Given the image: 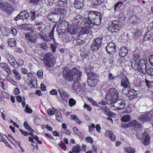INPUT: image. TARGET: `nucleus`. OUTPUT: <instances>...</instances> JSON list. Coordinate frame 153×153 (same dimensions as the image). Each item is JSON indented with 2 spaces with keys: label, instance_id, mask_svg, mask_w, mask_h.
<instances>
[{
  "label": "nucleus",
  "instance_id": "37",
  "mask_svg": "<svg viewBox=\"0 0 153 153\" xmlns=\"http://www.w3.org/2000/svg\"><path fill=\"white\" fill-rule=\"evenodd\" d=\"M100 47L96 43L93 42L91 45V49L94 51H98L99 47Z\"/></svg>",
  "mask_w": 153,
  "mask_h": 153
},
{
  "label": "nucleus",
  "instance_id": "43",
  "mask_svg": "<svg viewBox=\"0 0 153 153\" xmlns=\"http://www.w3.org/2000/svg\"><path fill=\"white\" fill-rule=\"evenodd\" d=\"M30 15L31 16V19L33 20L36 17L38 16L39 13L37 11H31L30 13Z\"/></svg>",
  "mask_w": 153,
  "mask_h": 153
},
{
  "label": "nucleus",
  "instance_id": "36",
  "mask_svg": "<svg viewBox=\"0 0 153 153\" xmlns=\"http://www.w3.org/2000/svg\"><path fill=\"white\" fill-rule=\"evenodd\" d=\"M97 82H95V80H93L90 79L88 80V85L90 87H93L95 86L97 84Z\"/></svg>",
  "mask_w": 153,
  "mask_h": 153
},
{
  "label": "nucleus",
  "instance_id": "18",
  "mask_svg": "<svg viewBox=\"0 0 153 153\" xmlns=\"http://www.w3.org/2000/svg\"><path fill=\"white\" fill-rule=\"evenodd\" d=\"M26 39L33 43L36 42V37L34 35H32L29 33H27L25 34Z\"/></svg>",
  "mask_w": 153,
  "mask_h": 153
},
{
  "label": "nucleus",
  "instance_id": "3",
  "mask_svg": "<svg viewBox=\"0 0 153 153\" xmlns=\"http://www.w3.org/2000/svg\"><path fill=\"white\" fill-rule=\"evenodd\" d=\"M63 78L66 81L72 82L76 76L77 79H79L82 75V72L76 68L69 71L68 69H64L62 72Z\"/></svg>",
  "mask_w": 153,
  "mask_h": 153
},
{
  "label": "nucleus",
  "instance_id": "59",
  "mask_svg": "<svg viewBox=\"0 0 153 153\" xmlns=\"http://www.w3.org/2000/svg\"><path fill=\"white\" fill-rule=\"evenodd\" d=\"M123 4V2L122 1L118 2L116 4L114 5V10L115 11H116V8L117 7H120Z\"/></svg>",
  "mask_w": 153,
  "mask_h": 153
},
{
  "label": "nucleus",
  "instance_id": "51",
  "mask_svg": "<svg viewBox=\"0 0 153 153\" xmlns=\"http://www.w3.org/2000/svg\"><path fill=\"white\" fill-rule=\"evenodd\" d=\"M85 41L84 40H81L80 39H78L76 40V44L78 45H81L84 44Z\"/></svg>",
  "mask_w": 153,
  "mask_h": 153
},
{
  "label": "nucleus",
  "instance_id": "38",
  "mask_svg": "<svg viewBox=\"0 0 153 153\" xmlns=\"http://www.w3.org/2000/svg\"><path fill=\"white\" fill-rule=\"evenodd\" d=\"M39 35L40 37L41 38L46 41H49V39H48V37L45 36V34H44L42 31H41L39 33Z\"/></svg>",
  "mask_w": 153,
  "mask_h": 153
},
{
  "label": "nucleus",
  "instance_id": "54",
  "mask_svg": "<svg viewBox=\"0 0 153 153\" xmlns=\"http://www.w3.org/2000/svg\"><path fill=\"white\" fill-rule=\"evenodd\" d=\"M132 125H134L136 127H140L141 125L139 123H138L136 120H134L132 122Z\"/></svg>",
  "mask_w": 153,
  "mask_h": 153
},
{
  "label": "nucleus",
  "instance_id": "15",
  "mask_svg": "<svg viewBox=\"0 0 153 153\" xmlns=\"http://www.w3.org/2000/svg\"><path fill=\"white\" fill-rule=\"evenodd\" d=\"M95 16L94 17V19L93 20H92L91 23L94 24V25H99L101 22V19L102 17L100 15V13L98 12H96Z\"/></svg>",
  "mask_w": 153,
  "mask_h": 153
},
{
  "label": "nucleus",
  "instance_id": "47",
  "mask_svg": "<svg viewBox=\"0 0 153 153\" xmlns=\"http://www.w3.org/2000/svg\"><path fill=\"white\" fill-rule=\"evenodd\" d=\"M76 102V101L73 98H71L68 102L69 105V106L71 107L75 105Z\"/></svg>",
  "mask_w": 153,
  "mask_h": 153
},
{
  "label": "nucleus",
  "instance_id": "39",
  "mask_svg": "<svg viewBox=\"0 0 153 153\" xmlns=\"http://www.w3.org/2000/svg\"><path fill=\"white\" fill-rule=\"evenodd\" d=\"M16 40L14 38L10 39L8 40V45L11 47L14 46L16 44Z\"/></svg>",
  "mask_w": 153,
  "mask_h": 153
},
{
  "label": "nucleus",
  "instance_id": "62",
  "mask_svg": "<svg viewBox=\"0 0 153 153\" xmlns=\"http://www.w3.org/2000/svg\"><path fill=\"white\" fill-rule=\"evenodd\" d=\"M0 30L3 35L4 36H7V34L5 33V31L6 30V28L4 27H2L0 28Z\"/></svg>",
  "mask_w": 153,
  "mask_h": 153
},
{
  "label": "nucleus",
  "instance_id": "64",
  "mask_svg": "<svg viewBox=\"0 0 153 153\" xmlns=\"http://www.w3.org/2000/svg\"><path fill=\"white\" fill-rule=\"evenodd\" d=\"M149 61L150 63L153 66V55H151L149 57Z\"/></svg>",
  "mask_w": 153,
  "mask_h": 153
},
{
  "label": "nucleus",
  "instance_id": "60",
  "mask_svg": "<svg viewBox=\"0 0 153 153\" xmlns=\"http://www.w3.org/2000/svg\"><path fill=\"white\" fill-rule=\"evenodd\" d=\"M68 31L69 33L72 34H74L76 33V31L74 29V28H70L69 27L68 28Z\"/></svg>",
  "mask_w": 153,
  "mask_h": 153
},
{
  "label": "nucleus",
  "instance_id": "23",
  "mask_svg": "<svg viewBox=\"0 0 153 153\" xmlns=\"http://www.w3.org/2000/svg\"><path fill=\"white\" fill-rule=\"evenodd\" d=\"M12 72L14 74V76L16 79L18 81L21 79V76L19 72L16 69L13 70Z\"/></svg>",
  "mask_w": 153,
  "mask_h": 153
},
{
  "label": "nucleus",
  "instance_id": "63",
  "mask_svg": "<svg viewBox=\"0 0 153 153\" xmlns=\"http://www.w3.org/2000/svg\"><path fill=\"white\" fill-rule=\"evenodd\" d=\"M86 142L90 143H93V139L90 137H87L86 139Z\"/></svg>",
  "mask_w": 153,
  "mask_h": 153
},
{
  "label": "nucleus",
  "instance_id": "34",
  "mask_svg": "<svg viewBox=\"0 0 153 153\" xmlns=\"http://www.w3.org/2000/svg\"><path fill=\"white\" fill-rule=\"evenodd\" d=\"M88 33H89V30L88 29L82 27L79 32V34L82 35L85 34H87Z\"/></svg>",
  "mask_w": 153,
  "mask_h": 153
},
{
  "label": "nucleus",
  "instance_id": "26",
  "mask_svg": "<svg viewBox=\"0 0 153 153\" xmlns=\"http://www.w3.org/2000/svg\"><path fill=\"white\" fill-rule=\"evenodd\" d=\"M153 35V33L151 31L147 32L145 34L144 38L143 40L144 41H146L150 40L152 38Z\"/></svg>",
  "mask_w": 153,
  "mask_h": 153
},
{
  "label": "nucleus",
  "instance_id": "50",
  "mask_svg": "<svg viewBox=\"0 0 153 153\" xmlns=\"http://www.w3.org/2000/svg\"><path fill=\"white\" fill-rule=\"evenodd\" d=\"M116 77V76H114L111 73L109 74L108 75V78L109 81L112 82L114 81Z\"/></svg>",
  "mask_w": 153,
  "mask_h": 153
},
{
  "label": "nucleus",
  "instance_id": "12",
  "mask_svg": "<svg viewBox=\"0 0 153 153\" xmlns=\"http://www.w3.org/2000/svg\"><path fill=\"white\" fill-rule=\"evenodd\" d=\"M29 16V15L27 11L25 10L23 11H21L16 17L14 18V19L16 21L24 19H26Z\"/></svg>",
  "mask_w": 153,
  "mask_h": 153
},
{
  "label": "nucleus",
  "instance_id": "49",
  "mask_svg": "<svg viewBox=\"0 0 153 153\" xmlns=\"http://www.w3.org/2000/svg\"><path fill=\"white\" fill-rule=\"evenodd\" d=\"M24 61L21 59H19L17 61L16 60L15 62V63H16L17 64V65H16L18 66V68L19 66L22 65L24 64Z\"/></svg>",
  "mask_w": 153,
  "mask_h": 153
},
{
  "label": "nucleus",
  "instance_id": "11",
  "mask_svg": "<svg viewBox=\"0 0 153 153\" xmlns=\"http://www.w3.org/2000/svg\"><path fill=\"white\" fill-rule=\"evenodd\" d=\"M66 9L59 8L54 9L53 12L54 14L59 15L60 16V20L63 19L67 14V11Z\"/></svg>",
  "mask_w": 153,
  "mask_h": 153
},
{
  "label": "nucleus",
  "instance_id": "10",
  "mask_svg": "<svg viewBox=\"0 0 153 153\" xmlns=\"http://www.w3.org/2000/svg\"><path fill=\"white\" fill-rule=\"evenodd\" d=\"M6 57L7 60L9 63L14 68H17L18 66L15 64L16 59L13 55L10 54L8 51H7L6 52Z\"/></svg>",
  "mask_w": 153,
  "mask_h": 153
},
{
  "label": "nucleus",
  "instance_id": "6",
  "mask_svg": "<svg viewBox=\"0 0 153 153\" xmlns=\"http://www.w3.org/2000/svg\"><path fill=\"white\" fill-rule=\"evenodd\" d=\"M153 116V110H152L147 113L141 115L138 119L141 121L143 122L150 121Z\"/></svg>",
  "mask_w": 153,
  "mask_h": 153
},
{
  "label": "nucleus",
  "instance_id": "29",
  "mask_svg": "<svg viewBox=\"0 0 153 153\" xmlns=\"http://www.w3.org/2000/svg\"><path fill=\"white\" fill-rule=\"evenodd\" d=\"M4 137L6 138H7V137L6 135L4 134L0 133V141L3 142L6 146H7L8 144L5 138Z\"/></svg>",
  "mask_w": 153,
  "mask_h": 153
},
{
  "label": "nucleus",
  "instance_id": "57",
  "mask_svg": "<svg viewBox=\"0 0 153 153\" xmlns=\"http://www.w3.org/2000/svg\"><path fill=\"white\" fill-rule=\"evenodd\" d=\"M38 47L43 49H46L47 48V45L46 43H42L38 45Z\"/></svg>",
  "mask_w": 153,
  "mask_h": 153
},
{
  "label": "nucleus",
  "instance_id": "48",
  "mask_svg": "<svg viewBox=\"0 0 153 153\" xmlns=\"http://www.w3.org/2000/svg\"><path fill=\"white\" fill-rule=\"evenodd\" d=\"M95 126V125L93 123H91L88 126V129L89 131L91 133L94 130Z\"/></svg>",
  "mask_w": 153,
  "mask_h": 153
},
{
  "label": "nucleus",
  "instance_id": "32",
  "mask_svg": "<svg viewBox=\"0 0 153 153\" xmlns=\"http://www.w3.org/2000/svg\"><path fill=\"white\" fill-rule=\"evenodd\" d=\"M57 4L59 6L64 8L65 9H66L68 7L67 3H65V2L59 0L57 2Z\"/></svg>",
  "mask_w": 153,
  "mask_h": 153
},
{
  "label": "nucleus",
  "instance_id": "41",
  "mask_svg": "<svg viewBox=\"0 0 153 153\" xmlns=\"http://www.w3.org/2000/svg\"><path fill=\"white\" fill-rule=\"evenodd\" d=\"M124 149L126 152L128 153H134L135 152V149L131 147L124 148Z\"/></svg>",
  "mask_w": 153,
  "mask_h": 153
},
{
  "label": "nucleus",
  "instance_id": "9",
  "mask_svg": "<svg viewBox=\"0 0 153 153\" xmlns=\"http://www.w3.org/2000/svg\"><path fill=\"white\" fill-rule=\"evenodd\" d=\"M84 21V18L81 16L78 15L71 21V23L73 25V27H74L77 26H80L82 24L83 25Z\"/></svg>",
  "mask_w": 153,
  "mask_h": 153
},
{
  "label": "nucleus",
  "instance_id": "24",
  "mask_svg": "<svg viewBox=\"0 0 153 153\" xmlns=\"http://www.w3.org/2000/svg\"><path fill=\"white\" fill-rule=\"evenodd\" d=\"M0 66L3 69H4L6 71L8 72L9 71H11L10 68L8 65L4 62H1L0 63Z\"/></svg>",
  "mask_w": 153,
  "mask_h": 153
},
{
  "label": "nucleus",
  "instance_id": "20",
  "mask_svg": "<svg viewBox=\"0 0 153 153\" xmlns=\"http://www.w3.org/2000/svg\"><path fill=\"white\" fill-rule=\"evenodd\" d=\"M80 84L77 81H74L72 85V87L74 92L78 93V92L81 90Z\"/></svg>",
  "mask_w": 153,
  "mask_h": 153
},
{
  "label": "nucleus",
  "instance_id": "42",
  "mask_svg": "<svg viewBox=\"0 0 153 153\" xmlns=\"http://www.w3.org/2000/svg\"><path fill=\"white\" fill-rule=\"evenodd\" d=\"M130 117L128 114L125 115L123 116L121 118V120L125 122H127L130 120Z\"/></svg>",
  "mask_w": 153,
  "mask_h": 153
},
{
  "label": "nucleus",
  "instance_id": "33",
  "mask_svg": "<svg viewBox=\"0 0 153 153\" xmlns=\"http://www.w3.org/2000/svg\"><path fill=\"white\" fill-rule=\"evenodd\" d=\"M80 148L81 146L77 144L75 146L73 147L72 151L76 153H79L81 151Z\"/></svg>",
  "mask_w": 153,
  "mask_h": 153
},
{
  "label": "nucleus",
  "instance_id": "31",
  "mask_svg": "<svg viewBox=\"0 0 153 153\" xmlns=\"http://www.w3.org/2000/svg\"><path fill=\"white\" fill-rule=\"evenodd\" d=\"M25 127L28 131L32 132H33L34 131L30 127L27 121H25L24 123Z\"/></svg>",
  "mask_w": 153,
  "mask_h": 153
},
{
  "label": "nucleus",
  "instance_id": "53",
  "mask_svg": "<svg viewBox=\"0 0 153 153\" xmlns=\"http://www.w3.org/2000/svg\"><path fill=\"white\" fill-rule=\"evenodd\" d=\"M146 73H147L149 75L153 77V68H150L147 70H146Z\"/></svg>",
  "mask_w": 153,
  "mask_h": 153
},
{
  "label": "nucleus",
  "instance_id": "16",
  "mask_svg": "<svg viewBox=\"0 0 153 153\" xmlns=\"http://www.w3.org/2000/svg\"><path fill=\"white\" fill-rule=\"evenodd\" d=\"M106 49L108 53L113 54L115 51V45L113 42H110L108 44Z\"/></svg>",
  "mask_w": 153,
  "mask_h": 153
},
{
  "label": "nucleus",
  "instance_id": "22",
  "mask_svg": "<svg viewBox=\"0 0 153 153\" xmlns=\"http://www.w3.org/2000/svg\"><path fill=\"white\" fill-rule=\"evenodd\" d=\"M83 2L82 1H80L79 0H75L74 2V7L76 9H80L83 6Z\"/></svg>",
  "mask_w": 153,
  "mask_h": 153
},
{
  "label": "nucleus",
  "instance_id": "4",
  "mask_svg": "<svg viewBox=\"0 0 153 153\" xmlns=\"http://www.w3.org/2000/svg\"><path fill=\"white\" fill-rule=\"evenodd\" d=\"M96 12L94 11L90 10L88 13V18L84 19V21L83 23V26L88 28H92L94 26V24L91 23L92 20L94 19V17L95 16Z\"/></svg>",
  "mask_w": 153,
  "mask_h": 153
},
{
  "label": "nucleus",
  "instance_id": "27",
  "mask_svg": "<svg viewBox=\"0 0 153 153\" xmlns=\"http://www.w3.org/2000/svg\"><path fill=\"white\" fill-rule=\"evenodd\" d=\"M59 22H60V26L62 27H64L67 28L69 27V23L67 21L64 20H62L61 19V20H59Z\"/></svg>",
  "mask_w": 153,
  "mask_h": 153
},
{
  "label": "nucleus",
  "instance_id": "13",
  "mask_svg": "<svg viewBox=\"0 0 153 153\" xmlns=\"http://www.w3.org/2000/svg\"><path fill=\"white\" fill-rule=\"evenodd\" d=\"M58 90L59 93L62 99L66 101L69 98V94L65 91L63 88H59Z\"/></svg>",
  "mask_w": 153,
  "mask_h": 153
},
{
  "label": "nucleus",
  "instance_id": "45",
  "mask_svg": "<svg viewBox=\"0 0 153 153\" xmlns=\"http://www.w3.org/2000/svg\"><path fill=\"white\" fill-rule=\"evenodd\" d=\"M6 79L8 82L11 83L12 84L16 86L17 84L13 79L10 77L9 76H7L6 77Z\"/></svg>",
  "mask_w": 153,
  "mask_h": 153
},
{
  "label": "nucleus",
  "instance_id": "17",
  "mask_svg": "<svg viewBox=\"0 0 153 153\" xmlns=\"http://www.w3.org/2000/svg\"><path fill=\"white\" fill-rule=\"evenodd\" d=\"M1 9L3 10L7 14L12 13L14 10V8L9 4H1Z\"/></svg>",
  "mask_w": 153,
  "mask_h": 153
},
{
  "label": "nucleus",
  "instance_id": "1",
  "mask_svg": "<svg viewBox=\"0 0 153 153\" xmlns=\"http://www.w3.org/2000/svg\"><path fill=\"white\" fill-rule=\"evenodd\" d=\"M106 98L108 104L113 103V105L111 107V109H121L124 108L125 101L123 99H118L119 95L117 91L115 88H110L108 90Z\"/></svg>",
  "mask_w": 153,
  "mask_h": 153
},
{
  "label": "nucleus",
  "instance_id": "19",
  "mask_svg": "<svg viewBox=\"0 0 153 153\" xmlns=\"http://www.w3.org/2000/svg\"><path fill=\"white\" fill-rule=\"evenodd\" d=\"M129 82L127 77L125 76H123L120 85L124 88H127L129 87Z\"/></svg>",
  "mask_w": 153,
  "mask_h": 153
},
{
  "label": "nucleus",
  "instance_id": "5",
  "mask_svg": "<svg viewBox=\"0 0 153 153\" xmlns=\"http://www.w3.org/2000/svg\"><path fill=\"white\" fill-rule=\"evenodd\" d=\"M122 27L119 21L115 20L112 22V24L110 26H109L108 29L109 31L113 33L120 30Z\"/></svg>",
  "mask_w": 153,
  "mask_h": 153
},
{
  "label": "nucleus",
  "instance_id": "14",
  "mask_svg": "<svg viewBox=\"0 0 153 153\" xmlns=\"http://www.w3.org/2000/svg\"><path fill=\"white\" fill-rule=\"evenodd\" d=\"M85 72L89 79L95 80V82H97L98 77L97 75L92 72V71L88 68H86Z\"/></svg>",
  "mask_w": 153,
  "mask_h": 153
},
{
  "label": "nucleus",
  "instance_id": "61",
  "mask_svg": "<svg viewBox=\"0 0 153 153\" xmlns=\"http://www.w3.org/2000/svg\"><path fill=\"white\" fill-rule=\"evenodd\" d=\"M88 100L93 105L95 106H97L98 105V104L94 100H93L91 98H89Z\"/></svg>",
  "mask_w": 153,
  "mask_h": 153
},
{
  "label": "nucleus",
  "instance_id": "56",
  "mask_svg": "<svg viewBox=\"0 0 153 153\" xmlns=\"http://www.w3.org/2000/svg\"><path fill=\"white\" fill-rule=\"evenodd\" d=\"M37 76L39 78L42 79L43 78L42 71L41 70L38 71L37 73Z\"/></svg>",
  "mask_w": 153,
  "mask_h": 153
},
{
  "label": "nucleus",
  "instance_id": "44",
  "mask_svg": "<svg viewBox=\"0 0 153 153\" xmlns=\"http://www.w3.org/2000/svg\"><path fill=\"white\" fill-rule=\"evenodd\" d=\"M89 53V50H85L81 53L80 55L81 57L85 58L88 55Z\"/></svg>",
  "mask_w": 153,
  "mask_h": 153
},
{
  "label": "nucleus",
  "instance_id": "8",
  "mask_svg": "<svg viewBox=\"0 0 153 153\" xmlns=\"http://www.w3.org/2000/svg\"><path fill=\"white\" fill-rule=\"evenodd\" d=\"M44 59L46 61L45 64L48 67H51L54 64V58L51 53L46 54L44 57Z\"/></svg>",
  "mask_w": 153,
  "mask_h": 153
},
{
  "label": "nucleus",
  "instance_id": "52",
  "mask_svg": "<svg viewBox=\"0 0 153 153\" xmlns=\"http://www.w3.org/2000/svg\"><path fill=\"white\" fill-rule=\"evenodd\" d=\"M51 47L52 50V51L54 53L56 51V48L58 47V44H51Z\"/></svg>",
  "mask_w": 153,
  "mask_h": 153
},
{
  "label": "nucleus",
  "instance_id": "7",
  "mask_svg": "<svg viewBox=\"0 0 153 153\" xmlns=\"http://www.w3.org/2000/svg\"><path fill=\"white\" fill-rule=\"evenodd\" d=\"M136 136L139 139H142L143 140V143L144 145L147 146L149 144L150 137L147 131H145L144 132L142 135V137L141 134L140 133H137Z\"/></svg>",
  "mask_w": 153,
  "mask_h": 153
},
{
  "label": "nucleus",
  "instance_id": "25",
  "mask_svg": "<svg viewBox=\"0 0 153 153\" xmlns=\"http://www.w3.org/2000/svg\"><path fill=\"white\" fill-rule=\"evenodd\" d=\"M37 79L35 76L32 77L29 82V85L31 87H35L36 86V85L37 84Z\"/></svg>",
  "mask_w": 153,
  "mask_h": 153
},
{
  "label": "nucleus",
  "instance_id": "46",
  "mask_svg": "<svg viewBox=\"0 0 153 153\" xmlns=\"http://www.w3.org/2000/svg\"><path fill=\"white\" fill-rule=\"evenodd\" d=\"M101 108L105 114L106 115H110V110L109 108L105 106L102 107Z\"/></svg>",
  "mask_w": 153,
  "mask_h": 153
},
{
  "label": "nucleus",
  "instance_id": "21",
  "mask_svg": "<svg viewBox=\"0 0 153 153\" xmlns=\"http://www.w3.org/2000/svg\"><path fill=\"white\" fill-rule=\"evenodd\" d=\"M137 94L135 91L133 89L128 91V98L130 100H132L137 97Z\"/></svg>",
  "mask_w": 153,
  "mask_h": 153
},
{
  "label": "nucleus",
  "instance_id": "28",
  "mask_svg": "<svg viewBox=\"0 0 153 153\" xmlns=\"http://www.w3.org/2000/svg\"><path fill=\"white\" fill-rule=\"evenodd\" d=\"M127 50L126 48H122L120 50L119 55L122 57L125 56L127 53Z\"/></svg>",
  "mask_w": 153,
  "mask_h": 153
},
{
  "label": "nucleus",
  "instance_id": "2",
  "mask_svg": "<svg viewBox=\"0 0 153 153\" xmlns=\"http://www.w3.org/2000/svg\"><path fill=\"white\" fill-rule=\"evenodd\" d=\"M132 68L140 72L145 74L146 73V65L144 59H140V56L137 53L135 54L131 61Z\"/></svg>",
  "mask_w": 153,
  "mask_h": 153
},
{
  "label": "nucleus",
  "instance_id": "30",
  "mask_svg": "<svg viewBox=\"0 0 153 153\" xmlns=\"http://www.w3.org/2000/svg\"><path fill=\"white\" fill-rule=\"evenodd\" d=\"M93 5L98 6L104 2V0H91Z\"/></svg>",
  "mask_w": 153,
  "mask_h": 153
},
{
  "label": "nucleus",
  "instance_id": "55",
  "mask_svg": "<svg viewBox=\"0 0 153 153\" xmlns=\"http://www.w3.org/2000/svg\"><path fill=\"white\" fill-rule=\"evenodd\" d=\"M25 111H26L27 113H31L32 112L33 110L29 107V106L27 104L26 105Z\"/></svg>",
  "mask_w": 153,
  "mask_h": 153
},
{
  "label": "nucleus",
  "instance_id": "35",
  "mask_svg": "<svg viewBox=\"0 0 153 153\" xmlns=\"http://www.w3.org/2000/svg\"><path fill=\"white\" fill-rule=\"evenodd\" d=\"M74 133L76 134L77 135L80 137H82L83 136V134L81 133V132L76 127H73V128Z\"/></svg>",
  "mask_w": 153,
  "mask_h": 153
},
{
  "label": "nucleus",
  "instance_id": "40",
  "mask_svg": "<svg viewBox=\"0 0 153 153\" xmlns=\"http://www.w3.org/2000/svg\"><path fill=\"white\" fill-rule=\"evenodd\" d=\"M102 37L98 38L95 39L93 42L100 46L102 44Z\"/></svg>",
  "mask_w": 153,
  "mask_h": 153
},
{
  "label": "nucleus",
  "instance_id": "58",
  "mask_svg": "<svg viewBox=\"0 0 153 153\" xmlns=\"http://www.w3.org/2000/svg\"><path fill=\"white\" fill-rule=\"evenodd\" d=\"M47 112L49 115H51L54 114L55 111L53 108H50L47 110Z\"/></svg>",
  "mask_w": 153,
  "mask_h": 153
}]
</instances>
